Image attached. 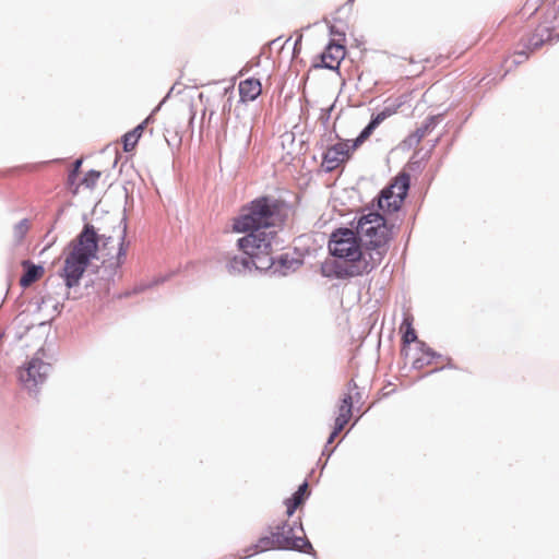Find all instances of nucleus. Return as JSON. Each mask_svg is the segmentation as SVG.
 <instances>
[{"label": "nucleus", "instance_id": "nucleus-7", "mask_svg": "<svg viewBox=\"0 0 559 559\" xmlns=\"http://www.w3.org/2000/svg\"><path fill=\"white\" fill-rule=\"evenodd\" d=\"M45 350L39 348L26 366L19 371L20 381L32 391L43 384L51 370V365L44 361Z\"/></svg>", "mask_w": 559, "mask_h": 559}, {"label": "nucleus", "instance_id": "nucleus-1", "mask_svg": "<svg viewBox=\"0 0 559 559\" xmlns=\"http://www.w3.org/2000/svg\"><path fill=\"white\" fill-rule=\"evenodd\" d=\"M287 213L283 202L272 197H260L251 201L235 218L233 228L247 235L237 241L238 248L280 250L283 241L277 235Z\"/></svg>", "mask_w": 559, "mask_h": 559}, {"label": "nucleus", "instance_id": "nucleus-16", "mask_svg": "<svg viewBox=\"0 0 559 559\" xmlns=\"http://www.w3.org/2000/svg\"><path fill=\"white\" fill-rule=\"evenodd\" d=\"M22 265L25 269V272L20 280V285L22 287H28L44 274V267L41 265H35L28 260L23 261Z\"/></svg>", "mask_w": 559, "mask_h": 559}, {"label": "nucleus", "instance_id": "nucleus-33", "mask_svg": "<svg viewBox=\"0 0 559 559\" xmlns=\"http://www.w3.org/2000/svg\"><path fill=\"white\" fill-rule=\"evenodd\" d=\"M348 389L349 390L357 389V384H356V382L354 380H350L348 382Z\"/></svg>", "mask_w": 559, "mask_h": 559}, {"label": "nucleus", "instance_id": "nucleus-21", "mask_svg": "<svg viewBox=\"0 0 559 559\" xmlns=\"http://www.w3.org/2000/svg\"><path fill=\"white\" fill-rule=\"evenodd\" d=\"M123 228L120 237L119 249L117 252V265H121L127 257L126 237H127V217H122Z\"/></svg>", "mask_w": 559, "mask_h": 559}, {"label": "nucleus", "instance_id": "nucleus-19", "mask_svg": "<svg viewBox=\"0 0 559 559\" xmlns=\"http://www.w3.org/2000/svg\"><path fill=\"white\" fill-rule=\"evenodd\" d=\"M308 490V483L304 481L297 489V491L285 501L287 507V515L292 516L296 509L304 502L305 495Z\"/></svg>", "mask_w": 559, "mask_h": 559}, {"label": "nucleus", "instance_id": "nucleus-24", "mask_svg": "<svg viewBox=\"0 0 559 559\" xmlns=\"http://www.w3.org/2000/svg\"><path fill=\"white\" fill-rule=\"evenodd\" d=\"M100 177V171L90 170L82 180V183L87 188H94Z\"/></svg>", "mask_w": 559, "mask_h": 559}, {"label": "nucleus", "instance_id": "nucleus-30", "mask_svg": "<svg viewBox=\"0 0 559 559\" xmlns=\"http://www.w3.org/2000/svg\"><path fill=\"white\" fill-rule=\"evenodd\" d=\"M50 301H51L50 295H48V294L43 295L38 308H40L43 305H48Z\"/></svg>", "mask_w": 559, "mask_h": 559}, {"label": "nucleus", "instance_id": "nucleus-29", "mask_svg": "<svg viewBox=\"0 0 559 559\" xmlns=\"http://www.w3.org/2000/svg\"><path fill=\"white\" fill-rule=\"evenodd\" d=\"M431 364V359H428L427 356H421V357H418L416 358L414 361H413V368L414 369H421L424 368L425 366H428Z\"/></svg>", "mask_w": 559, "mask_h": 559}, {"label": "nucleus", "instance_id": "nucleus-5", "mask_svg": "<svg viewBox=\"0 0 559 559\" xmlns=\"http://www.w3.org/2000/svg\"><path fill=\"white\" fill-rule=\"evenodd\" d=\"M241 253H228L225 257V269L230 275H243L250 272L252 266L258 271H267L274 265L273 252L255 248H239Z\"/></svg>", "mask_w": 559, "mask_h": 559}, {"label": "nucleus", "instance_id": "nucleus-18", "mask_svg": "<svg viewBox=\"0 0 559 559\" xmlns=\"http://www.w3.org/2000/svg\"><path fill=\"white\" fill-rule=\"evenodd\" d=\"M441 116H430L425 122L409 135L411 143L418 144L427 134H429L439 123Z\"/></svg>", "mask_w": 559, "mask_h": 559}, {"label": "nucleus", "instance_id": "nucleus-17", "mask_svg": "<svg viewBox=\"0 0 559 559\" xmlns=\"http://www.w3.org/2000/svg\"><path fill=\"white\" fill-rule=\"evenodd\" d=\"M274 259V273H277L282 276H285L290 271H295L298 266L301 265V261L297 259L289 258L288 254H281L278 259Z\"/></svg>", "mask_w": 559, "mask_h": 559}, {"label": "nucleus", "instance_id": "nucleus-9", "mask_svg": "<svg viewBox=\"0 0 559 559\" xmlns=\"http://www.w3.org/2000/svg\"><path fill=\"white\" fill-rule=\"evenodd\" d=\"M349 143L350 141H338L325 150L322 155V166L326 171H333L350 157L355 150H352Z\"/></svg>", "mask_w": 559, "mask_h": 559}, {"label": "nucleus", "instance_id": "nucleus-22", "mask_svg": "<svg viewBox=\"0 0 559 559\" xmlns=\"http://www.w3.org/2000/svg\"><path fill=\"white\" fill-rule=\"evenodd\" d=\"M29 229V222L27 218L20 221L14 225L13 237L16 242H21Z\"/></svg>", "mask_w": 559, "mask_h": 559}, {"label": "nucleus", "instance_id": "nucleus-25", "mask_svg": "<svg viewBox=\"0 0 559 559\" xmlns=\"http://www.w3.org/2000/svg\"><path fill=\"white\" fill-rule=\"evenodd\" d=\"M236 129L239 135L242 138L243 146L247 147L251 140V128L243 123Z\"/></svg>", "mask_w": 559, "mask_h": 559}, {"label": "nucleus", "instance_id": "nucleus-23", "mask_svg": "<svg viewBox=\"0 0 559 559\" xmlns=\"http://www.w3.org/2000/svg\"><path fill=\"white\" fill-rule=\"evenodd\" d=\"M344 429V427H341L338 426L337 424H334V428L332 430V432L330 433L329 438H328V441H326V444H325V448L324 450L322 451V455H328L331 456V454L333 453L334 451V448H332L331 450H328V447L329 444H331L334 439L338 436V433Z\"/></svg>", "mask_w": 559, "mask_h": 559}, {"label": "nucleus", "instance_id": "nucleus-26", "mask_svg": "<svg viewBox=\"0 0 559 559\" xmlns=\"http://www.w3.org/2000/svg\"><path fill=\"white\" fill-rule=\"evenodd\" d=\"M418 346H419V350L428 357V359H435V358H440L441 355L437 352H435L432 348H430L429 346H427L424 342H418Z\"/></svg>", "mask_w": 559, "mask_h": 559}, {"label": "nucleus", "instance_id": "nucleus-2", "mask_svg": "<svg viewBox=\"0 0 559 559\" xmlns=\"http://www.w3.org/2000/svg\"><path fill=\"white\" fill-rule=\"evenodd\" d=\"M353 227L364 248L368 251V261L362 260V264L356 266L354 274H368L381 263L386 254L389 242L393 237L394 225L389 224L380 212L367 209L353 222Z\"/></svg>", "mask_w": 559, "mask_h": 559}, {"label": "nucleus", "instance_id": "nucleus-4", "mask_svg": "<svg viewBox=\"0 0 559 559\" xmlns=\"http://www.w3.org/2000/svg\"><path fill=\"white\" fill-rule=\"evenodd\" d=\"M330 253L343 260L344 262H335L332 266V274L338 280H347L362 274H354V270L358 264H362V260L368 261V251L364 248L362 242L358 239L354 227L338 228L332 233L329 241Z\"/></svg>", "mask_w": 559, "mask_h": 559}, {"label": "nucleus", "instance_id": "nucleus-13", "mask_svg": "<svg viewBox=\"0 0 559 559\" xmlns=\"http://www.w3.org/2000/svg\"><path fill=\"white\" fill-rule=\"evenodd\" d=\"M551 37L550 28L548 26H538L534 33L527 37L522 38L523 47L530 51L540 48Z\"/></svg>", "mask_w": 559, "mask_h": 559}, {"label": "nucleus", "instance_id": "nucleus-28", "mask_svg": "<svg viewBox=\"0 0 559 559\" xmlns=\"http://www.w3.org/2000/svg\"><path fill=\"white\" fill-rule=\"evenodd\" d=\"M528 51H530L528 49L523 47L522 50H519V51L515 52L512 62L515 66H519V64L523 63L525 60L528 59Z\"/></svg>", "mask_w": 559, "mask_h": 559}, {"label": "nucleus", "instance_id": "nucleus-10", "mask_svg": "<svg viewBox=\"0 0 559 559\" xmlns=\"http://www.w3.org/2000/svg\"><path fill=\"white\" fill-rule=\"evenodd\" d=\"M289 544H287L286 539L278 534H274L273 527H270V535L261 536L257 544L251 545L249 548L245 550L247 554L243 557H240L239 559H245L247 557H250V551H253V554L263 552L269 549H280V547H288Z\"/></svg>", "mask_w": 559, "mask_h": 559}, {"label": "nucleus", "instance_id": "nucleus-12", "mask_svg": "<svg viewBox=\"0 0 559 559\" xmlns=\"http://www.w3.org/2000/svg\"><path fill=\"white\" fill-rule=\"evenodd\" d=\"M345 56L344 46L331 41L325 51L322 55V61L324 63V68L330 70H335L338 68L341 60Z\"/></svg>", "mask_w": 559, "mask_h": 559}, {"label": "nucleus", "instance_id": "nucleus-6", "mask_svg": "<svg viewBox=\"0 0 559 559\" xmlns=\"http://www.w3.org/2000/svg\"><path fill=\"white\" fill-rule=\"evenodd\" d=\"M411 178L406 173L401 174L388 187L383 188L377 198V211L392 214L401 210L409 189Z\"/></svg>", "mask_w": 559, "mask_h": 559}, {"label": "nucleus", "instance_id": "nucleus-31", "mask_svg": "<svg viewBox=\"0 0 559 559\" xmlns=\"http://www.w3.org/2000/svg\"><path fill=\"white\" fill-rule=\"evenodd\" d=\"M81 165H82V160L81 159H76L74 162L73 175H75L79 171Z\"/></svg>", "mask_w": 559, "mask_h": 559}, {"label": "nucleus", "instance_id": "nucleus-34", "mask_svg": "<svg viewBox=\"0 0 559 559\" xmlns=\"http://www.w3.org/2000/svg\"><path fill=\"white\" fill-rule=\"evenodd\" d=\"M60 308H62V305L60 302H56L53 305V309L57 310V311H60Z\"/></svg>", "mask_w": 559, "mask_h": 559}, {"label": "nucleus", "instance_id": "nucleus-27", "mask_svg": "<svg viewBox=\"0 0 559 559\" xmlns=\"http://www.w3.org/2000/svg\"><path fill=\"white\" fill-rule=\"evenodd\" d=\"M417 340V335L415 330L412 328V325L408 323L407 328L403 334V342L405 344H411Z\"/></svg>", "mask_w": 559, "mask_h": 559}, {"label": "nucleus", "instance_id": "nucleus-3", "mask_svg": "<svg viewBox=\"0 0 559 559\" xmlns=\"http://www.w3.org/2000/svg\"><path fill=\"white\" fill-rule=\"evenodd\" d=\"M99 235L92 224H85L81 233L67 247L63 267L59 271L66 293L80 284L91 261L97 258Z\"/></svg>", "mask_w": 559, "mask_h": 559}, {"label": "nucleus", "instance_id": "nucleus-14", "mask_svg": "<svg viewBox=\"0 0 559 559\" xmlns=\"http://www.w3.org/2000/svg\"><path fill=\"white\" fill-rule=\"evenodd\" d=\"M262 92L261 82L258 79H247L239 84V94L242 100H254Z\"/></svg>", "mask_w": 559, "mask_h": 559}, {"label": "nucleus", "instance_id": "nucleus-8", "mask_svg": "<svg viewBox=\"0 0 559 559\" xmlns=\"http://www.w3.org/2000/svg\"><path fill=\"white\" fill-rule=\"evenodd\" d=\"M296 530H299L300 533L304 534V527L300 522H294L292 524L282 522L273 527L274 534L282 535L286 539L287 544H289L288 547H280V549L297 550L306 554L313 552L311 543L305 536H297L295 534Z\"/></svg>", "mask_w": 559, "mask_h": 559}, {"label": "nucleus", "instance_id": "nucleus-20", "mask_svg": "<svg viewBox=\"0 0 559 559\" xmlns=\"http://www.w3.org/2000/svg\"><path fill=\"white\" fill-rule=\"evenodd\" d=\"M148 121H150V117L146 118L142 123L136 126L132 131L127 132L123 135V150L126 152H131L135 147L140 136L145 128V124Z\"/></svg>", "mask_w": 559, "mask_h": 559}, {"label": "nucleus", "instance_id": "nucleus-11", "mask_svg": "<svg viewBox=\"0 0 559 559\" xmlns=\"http://www.w3.org/2000/svg\"><path fill=\"white\" fill-rule=\"evenodd\" d=\"M396 112V108L385 107L382 111L372 116L369 123L361 130L359 135L352 142V150H356L359 145H361L376 130V128L384 121L386 118L391 117Z\"/></svg>", "mask_w": 559, "mask_h": 559}, {"label": "nucleus", "instance_id": "nucleus-32", "mask_svg": "<svg viewBox=\"0 0 559 559\" xmlns=\"http://www.w3.org/2000/svg\"><path fill=\"white\" fill-rule=\"evenodd\" d=\"M330 33H331L332 35L344 36V33H340V32H337V31L334 28V26H331V27H330Z\"/></svg>", "mask_w": 559, "mask_h": 559}, {"label": "nucleus", "instance_id": "nucleus-15", "mask_svg": "<svg viewBox=\"0 0 559 559\" xmlns=\"http://www.w3.org/2000/svg\"><path fill=\"white\" fill-rule=\"evenodd\" d=\"M353 414V396L350 393H346L340 401L337 406V416L335 423L341 427H345L349 421Z\"/></svg>", "mask_w": 559, "mask_h": 559}]
</instances>
